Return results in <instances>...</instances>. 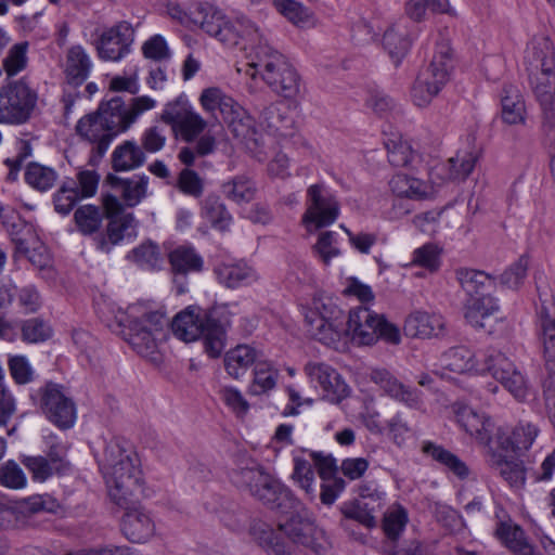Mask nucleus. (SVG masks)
<instances>
[{"label": "nucleus", "instance_id": "f257e3e1", "mask_svg": "<svg viewBox=\"0 0 555 555\" xmlns=\"http://www.w3.org/2000/svg\"><path fill=\"white\" fill-rule=\"evenodd\" d=\"M137 462L135 454L120 439L113 438L105 446L100 465L111 500L126 511L121 521L122 534L132 543H145L154 537L156 526L151 514L137 506L145 496Z\"/></svg>", "mask_w": 555, "mask_h": 555}, {"label": "nucleus", "instance_id": "f03ea898", "mask_svg": "<svg viewBox=\"0 0 555 555\" xmlns=\"http://www.w3.org/2000/svg\"><path fill=\"white\" fill-rule=\"evenodd\" d=\"M243 36H247L251 40H259L254 48L251 61L248 63L251 72L248 70L247 74L251 78L259 75L276 94L285 99H295L300 91V78L296 69L283 54L266 41L262 42V35L250 21H246Z\"/></svg>", "mask_w": 555, "mask_h": 555}, {"label": "nucleus", "instance_id": "7ed1b4c3", "mask_svg": "<svg viewBox=\"0 0 555 555\" xmlns=\"http://www.w3.org/2000/svg\"><path fill=\"white\" fill-rule=\"evenodd\" d=\"M126 320H119L121 335L132 350L147 361L159 364V345L165 339L169 318L160 309H150L141 304L128 308Z\"/></svg>", "mask_w": 555, "mask_h": 555}, {"label": "nucleus", "instance_id": "20e7f679", "mask_svg": "<svg viewBox=\"0 0 555 555\" xmlns=\"http://www.w3.org/2000/svg\"><path fill=\"white\" fill-rule=\"evenodd\" d=\"M529 85L546 132L555 134V46L548 38L533 42L527 56Z\"/></svg>", "mask_w": 555, "mask_h": 555}, {"label": "nucleus", "instance_id": "39448f33", "mask_svg": "<svg viewBox=\"0 0 555 555\" xmlns=\"http://www.w3.org/2000/svg\"><path fill=\"white\" fill-rule=\"evenodd\" d=\"M223 307H214L202 311L197 307H188L171 321L173 334L185 343L204 339L205 351L217 358L225 347V325L219 321Z\"/></svg>", "mask_w": 555, "mask_h": 555}, {"label": "nucleus", "instance_id": "423d86ee", "mask_svg": "<svg viewBox=\"0 0 555 555\" xmlns=\"http://www.w3.org/2000/svg\"><path fill=\"white\" fill-rule=\"evenodd\" d=\"M231 478L237 487L247 488L253 496L276 514L288 515L297 512L299 502L291 490L264 473L262 468L258 466L241 468L234 472Z\"/></svg>", "mask_w": 555, "mask_h": 555}, {"label": "nucleus", "instance_id": "0eeeda50", "mask_svg": "<svg viewBox=\"0 0 555 555\" xmlns=\"http://www.w3.org/2000/svg\"><path fill=\"white\" fill-rule=\"evenodd\" d=\"M120 102L109 100L102 103L98 111L80 118L76 125V133L93 144L92 153L102 158L113 139L125 131L120 117Z\"/></svg>", "mask_w": 555, "mask_h": 555}, {"label": "nucleus", "instance_id": "6e6552de", "mask_svg": "<svg viewBox=\"0 0 555 555\" xmlns=\"http://www.w3.org/2000/svg\"><path fill=\"white\" fill-rule=\"evenodd\" d=\"M452 68L451 49L442 44L435 52L428 66L418 74L411 90L413 103L418 107L429 105L449 81Z\"/></svg>", "mask_w": 555, "mask_h": 555}, {"label": "nucleus", "instance_id": "1a4fd4ad", "mask_svg": "<svg viewBox=\"0 0 555 555\" xmlns=\"http://www.w3.org/2000/svg\"><path fill=\"white\" fill-rule=\"evenodd\" d=\"M346 335L358 345H373L378 338L390 344L400 341L397 326L389 323L384 315L377 314L367 307L360 306L349 311Z\"/></svg>", "mask_w": 555, "mask_h": 555}, {"label": "nucleus", "instance_id": "9d476101", "mask_svg": "<svg viewBox=\"0 0 555 555\" xmlns=\"http://www.w3.org/2000/svg\"><path fill=\"white\" fill-rule=\"evenodd\" d=\"M481 371L489 373L519 402L526 401L531 393L528 377L501 350L489 348L486 351Z\"/></svg>", "mask_w": 555, "mask_h": 555}, {"label": "nucleus", "instance_id": "9b49d317", "mask_svg": "<svg viewBox=\"0 0 555 555\" xmlns=\"http://www.w3.org/2000/svg\"><path fill=\"white\" fill-rule=\"evenodd\" d=\"M37 93L25 79L12 80L0 88V122L22 125L36 106Z\"/></svg>", "mask_w": 555, "mask_h": 555}, {"label": "nucleus", "instance_id": "f8f14e48", "mask_svg": "<svg viewBox=\"0 0 555 555\" xmlns=\"http://www.w3.org/2000/svg\"><path fill=\"white\" fill-rule=\"evenodd\" d=\"M31 398L38 402L40 410L47 418L59 428L67 429L75 424V403L65 395L60 385L48 383L39 388Z\"/></svg>", "mask_w": 555, "mask_h": 555}, {"label": "nucleus", "instance_id": "ddd939ff", "mask_svg": "<svg viewBox=\"0 0 555 555\" xmlns=\"http://www.w3.org/2000/svg\"><path fill=\"white\" fill-rule=\"evenodd\" d=\"M160 119L185 142H193L207 127V121L183 98L166 104Z\"/></svg>", "mask_w": 555, "mask_h": 555}, {"label": "nucleus", "instance_id": "4468645a", "mask_svg": "<svg viewBox=\"0 0 555 555\" xmlns=\"http://www.w3.org/2000/svg\"><path fill=\"white\" fill-rule=\"evenodd\" d=\"M14 211L11 216L0 209L2 222L9 231L13 243L15 244V256L26 257L37 268H43L49 262V255L44 246L38 241L30 225L14 220Z\"/></svg>", "mask_w": 555, "mask_h": 555}, {"label": "nucleus", "instance_id": "2eb2a0df", "mask_svg": "<svg viewBox=\"0 0 555 555\" xmlns=\"http://www.w3.org/2000/svg\"><path fill=\"white\" fill-rule=\"evenodd\" d=\"M193 18V25H198L206 34L227 46H236L242 37L236 25L209 3H194Z\"/></svg>", "mask_w": 555, "mask_h": 555}, {"label": "nucleus", "instance_id": "dca6fc26", "mask_svg": "<svg viewBox=\"0 0 555 555\" xmlns=\"http://www.w3.org/2000/svg\"><path fill=\"white\" fill-rule=\"evenodd\" d=\"M279 529L283 531L294 543L311 550L317 555H325L331 548V542L323 529L312 520L299 514L291 513V517L279 522Z\"/></svg>", "mask_w": 555, "mask_h": 555}, {"label": "nucleus", "instance_id": "f3484780", "mask_svg": "<svg viewBox=\"0 0 555 555\" xmlns=\"http://www.w3.org/2000/svg\"><path fill=\"white\" fill-rule=\"evenodd\" d=\"M539 324L547 371V376L543 382V393L548 417L555 427V320L542 309Z\"/></svg>", "mask_w": 555, "mask_h": 555}, {"label": "nucleus", "instance_id": "a211bd4d", "mask_svg": "<svg viewBox=\"0 0 555 555\" xmlns=\"http://www.w3.org/2000/svg\"><path fill=\"white\" fill-rule=\"evenodd\" d=\"M105 207L109 214V220L106 227V234L96 238L98 248L109 253L112 246L121 242L126 236L134 234L135 219L132 214H118L120 204L115 197L105 199Z\"/></svg>", "mask_w": 555, "mask_h": 555}, {"label": "nucleus", "instance_id": "6ab92c4d", "mask_svg": "<svg viewBox=\"0 0 555 555\" xmlns=\"http://www.w3.org/2000/svg\"><path fill=\"white\" fill-rule=\"evenodd\" d=\"M452 411L460 427L482 444L486 451L489 450L490 444H495V437L492 438L494 424L486 414L462 402H455Z\"/></svg>", "mask_w": 555, "mask_h": 555}, {"label": "nucleus", "instance_id": "aec40b11", "mask_svg": "<svg viewBox=\"0 0 555 555\" xmlns=\"http://www.w3.org/2000/svg\"><path fill=\"white\" fill-rule=\"evenodd\" d=\"M134 30L128 22H119L103 31L96 42V51L104 61H119L130 51Z\"/></svg>", "mask_w": 555, "mask_h": 555}, {"label": "nucleus", "instance_id": "412c9836", "mask_svg": "<svg viewBox=\"0 0 555 555\" xmlns=\"http://www.w3.org/2000/svg\"><path fill=\"white\" fill-rule=\"evenodd\" d=\"M308 207L302 217L305 224L322 228L333 223L338 216V203L325 194L323 184H313L307 191Z\"/></svg>", "mask_w": 555, "mask_h": 555}, {"label": "nucleus", "instance_id": "4be33fe9", "mask_svg": "<svg viewBox=\"0 0 555 555\" xmlns=\"http://www.w3.org/2000/svg\"><path fill=\"white\" fill-rule=\"evenodd\" d=\"M370 378L385 395L405 406L414 410H420L423 406L424 400L422 391L404 385L388 370L373 369L370 373Z\"/></svg>", "mask_w": 555, "mask_h": 555}, {"label": "nucleus", "instance_id": "5701e85b", "mask_svg": "<svg viewBox=\"0 0 555 555\" xmlns=\"http://www.w3.org/2000/svg\"><path fill=\"white\" fill-rule=\"evenodd\" d=\"M305 373L311 382H317L324 392V397L333 402L339 403L348 397L349 387L341 376L330 365L318 362H309L305 366Z\"/></svg>", "mask_w": 555, "mask_h": 555}, {"label": "nucleus", "instance_id": "b1692460", "mask_svg": "<svg viewBox=\"0 0 555 555\" xmlns=\"http://www.w3.org/2000/svg\"><path fill=\"white\" fill-rule=\"evenodd\" d=\"M495 517L498 525L494 534L514 555H538L525 531L512 521L502 507H496Z\"/></svg>", "mask_w": 555, "mask_h": 555}, {"label": "nucleus", "instance_id": "393cba45", "mask_svg": "<svg viewBox=\"0 0 555 555\" xmlns=\"http://www.w3.org/2000/svg\"><path fill=\"white\" fill-rule=\"evenodd\" d=\"M23 465L31 473L35 481L43 482L53 475H64L70 468L63 452L53 447L46 456H23Z\"/></svg>", "mask_w": 555, "mask_h": 555}, {"label": "nucleus", "instance_id": "a878e982", "mask_svg": "<svg viewBox=\"0 0 555 555\" xmlns=\"http://www.w3.org/2000/svg\"><path fill=\"white\" fill-rule=\"evenodd\" d=\"M495 444H490L486 451L487 463L512 487H522L526 481V469L522 461L509 456Z\"/></svg>", "mask_w": 555, "mask_h": 555}, {"label": "nucleus", "instance_id": "bb28decb", "mask_svg": "<svg viewBox=\"0 0 555 555\" xmlns=\"http://www.w3.org/2000/svg\"><path fill=\"white\" fill-rule=\"evenodd\" d=\"M539 434V429L531 423L520 422L511 436L498 429L495 433V446L505 452H520L528 450Z\"/></svg>", "mask_w": 555, "mask_h": 555}, {"label": "nucleus", "instance_id": "cd10ccee", "mask_svg": "<svg viewBox=\"0 0 555 555\" xmlns=\"http://www.w3.org/2000/svg\"><path fill=\"white\" fill-rule=\"evenodd\" d=\"M106 182L120 192L127 206L134 207L146 196L149 177L133 176L130 179H122L109 173L106 177Z\"/></svg>", "mask_w": 555, "mask_h": 555}, {"label": "nucleus", "instance_id": "c85d7f7f", "mask_svg": "<svg viewBox=\"0 0 555 555\" xmlns=\"http://www.w3.org/2000/svg\"><path fill=\"white\" fill-rule=\"evenodd\" d=\"M214 272L219 283L228 288H236L257 281L256 271L245 262L219 263Z\"/></svg>", "mask_w": 555, "mask_h": 555}, {"label": "nucleus", "instance_id": "c756f323", "mask_svg": "<svg viewBox=\"0 0 555 555\" xmlns=\"http://www.w3.org/2000/svg\"><path fill=\"white\" fill-rule=\"evenodd\" d=\"M444 319L440 314L416 311L406 319L405 330L412 336L430 338L440 336L444 331Z\"/></svg>", "mask_w": 555, "mask_h": 555}, {"label": "nucleus", "instance_id": "7c9ffc66", "mask_svg": "<svg viewBox=\"0 0 555 555\" xmlns=\"http://www.w3.org/2000/svg\"><path fill=\"white\" fill-rule=\"evenodd\" d=\"M260 122L273 135L289 138L295 133V121L293 117L283 112L278 104H270L260 114Z\"/></svg>", "mask_w": 555, "mask_h": 555}, {"label": "nucleus", "instance_id": "2f4dec72", "mask_svg": "<svg viewBox=\"0 0 555 555\" xmlns=\"http://www.w3.org/2000/svg\"><path fill=\"white\" fill-rule=\"evenodd\" d=\"M259 351L249 345H237L230 349L224 356V367L227 373L237 379L258 361Z\"/></svg>", "mask_w": 555, "mask_h": 555}, {"label": "nucleus", "instance_id": "473e14b6", "mask_svg": "<svg viewBox=\"0 0 555 555\" xmlns=\"http://www.w3.org/2000/svg\"><path fill=\"white\" fill-rule=\"evenodd\" d=\"M502 119L508 125L525 124L526 104L520 90L513 85H505L501 94Z\"/></svg>", "mask_w": 555, "mask_h": 555}, {"label": "nucleus", "instance_id": "72a5a7b5", "mask_svg": "<svg viewBox=\"0 0 555 555\" xmlns=\"http://www.w3.org/2000/svg\"><path fill=\"white\" fill-rule=\"evenodd\" d=\"M91 60L81 46H73L68 49L65 62V75L68 83L82 85L91 70Z\"/></svg>", "mask_w": 555, "mask_h": 555}, {"label": "nucleus", "instance_id": "f704fd0d", "mask_svg": "<svg viewBox=\"0 0 555 555\" xmlns=\"http://www.w3.org/2000/svg\"><path fill=\"white\" fill-rule=\"evenodd\" d=\"M308 333L320 343L326 346L336 345L343 335H346L344 328V319L330 320L322 318L306 319Z\"/></svg>", "mask_w": 555, "mask_h": 555}, {"label": "nucleus", "instance_id": "c9c22d12", "mask_svg": "<svg viewBox=\"0 0 555 555\" xmlns=\"http://www.w3.org/2000/svg\"><path fill=\"white\" fill-rule=\"evenodd\" d=\"M144 151L137 142L127 140L117 145L112 154V167L115 171H130L145 163Z\"/></svg>", "mask_w": 555, "mask_h": 555}, {"label": "nucleus", "instance_id": "e433bc0d", "mask_svg": "<svg viewBox=\"0 0 555 555\" xmlns=\"http://www.w3.org/2000/svg\"><path fill=\"white\" fill-rule=\"evenodd\" d=\"M224 122L228 124L230 131L242 141L256 142V127L254 118L236 103L233 108L223 117Z\"/></svg>", "mask_w": 555, "mask_h": 555}, {"label": "nucleus", "instance_id": "4c0bfd02", "mask_svg": "<svg viewBox=\"0 0 555 555\" xmlns=\"http://www.w3.org/2000/svg\"><path fill=\"white\" fill-rule=\"evenodd\" d=\"M499 310L496 300L489 296L469 297L465 305L464 317L474 327L483 328L485 320Z\"/></svg>", "mask_w": 555, "mask_h": 555}, {"label": "nucleus", "instance_id": "58836bf2", "mask_svg": "<svg viewBox=\"0 0 555 555\" xmlns=\"http://www.w3.org/2000/svg\"><path fill=\"white\" fill-rule=\"evenodd\" d=\"M455 275L461 287L469 297L486 295V292L493 286L492 278L483 271L460 268L455 271Z\"/></svg>", "mask_w": 555, "mask_h": 555}, {"label": "nucleus", "instance_id": "ea45409f", "mask_svg": "<svg viewBox=\"0 0 555 555\" xmlns=\"http://www.w3.org/2000/svg\"><path fill=\"white\" fill-rule=\"evenodd\" d=\"M423 451L460 479H465L468 477V466L456 454L447 450L442 446L436 444L434 442H426L423 446Z\"/></svg>", "mask_w": 555, "mask_h": 555}, {"label": "nucleus", "instance_id": "a19ab883", "mask_svg": "<svg viewBox=\"0 0 555 555\" xmlns=\"http://www.w3.org/2000/svg\"><path fill=\"white\" fill-rule=\"evenodd\" d=\"M441 361L443 367L450 372L466 373L474 371L478 374H485L481 371L482 364L475 363L473 352L466 347L451 348L443 353Z\"/></svg>", "mask_w": 555, "mask_h": 555}, {"label": "nucleus", "instance_id": "79ce46f5", "mask_svg": "<svg viewBox=\"0 0 555 555\" xmlns=\"http://www.w3.org/2000/svg\"><path fill=\"white\" fill-rule=\"evenodd\" d=\"M256 191L255 182L246 176H236L221 185L222 194L238 205L251 202Z\"/></svg>", "mask_w": 555, "mask_h": 555}, {"label": "nucleus", "instance_id": "37998d69", "mask_svg": "<svg viewBox=\"0 0 555 555\" xmlns=\"http://www.w3.org/2000/svg\"><path fill=\"white\" fill-rule=\"evenodd\" d=\"M169 261L176 274L185 275L203 269V258L192 247L180 246L169 254Z\"/></svg>", "mask_w": 555, "mask_h": 555}, {"label": "nucleus", "instance_id": "c03bdc74", "mask_svg": "<svg viewBox=\"0 0 555 555\" xmlns=\"http://www.w3.org/2000/svg\"><path fill=\"white\" fill-rule=\"evenodd\" d=\"M199 103L206 113L215 115L219 111L223 118L237 102L220 88L210 87L202 91Z\"/></svg>", "mask_w": 555, "mask_h": 555}, {"label": "nucleus", "instance_id": "a18cd8bd", "mask_svg": "<svg viewBox=\"0 0 555 555\" xmlns=\"http://www.w3.org/2000/svg\"><path fill=\"white\" fill-rule=\"evenodd\" d=\"M384 46L393 59L400 60L406 54L411 47V38L401 22L393 24L386 30L384 34Z\"/></svg>", "mask_w": 555, "mask_h": 555}, {"label": "nucleus", "instance_id": "49530a36", "mask_svg": "<svg viewBox=\"0 0 555 555\" xmlns=\"http://www.w3.org/2000/svg\"><path fill=\"white\" fill-rule=\"evenodd\" d=\"M389 185L393 194L400 197L422 199L428 194V188L423 181L402 173L393 176Z\"/></svg>", "mask_w": 555, "mask_h": 555}, {"label": "nucleus", "instance_id": "de8ad7c7", "mask_svg": "<svg viewBox=\"0 0 555 555\" xmlns=\"http://www.w3.org/2000/svg\"><path fill=\"white\" fill-rule=\"evenodd\" d=\"M28 41H21L9 49L2 60V69L8 78H12L26 69L28 65Z\"/></svg>", "mask_w": 555, "mask_h": 555}, {"label": "nucleus", "instance_id": "09e8293b", "mask_svg": "<svg viewBox=\"0 0 555 555\" xmlns=\"http://www.w3.org/2000/svg\"><path fill=\"white\" fill-rule=\"evenodd\" d=\"M279 373L278 371L267 362H257L254 370V380L249 386V392L251 395H261L271 389L276 385Z\"/></svg>", "mask_w": 555, "mask_h": 555}, {"label": "nucleus", "instance_id": "8fccbe9b", "mask_svg": "<svg viewBox=\"0 0 555 555\" xmlns=\"http://www.w3.org/2000/svg\"><path fill=\"white\" fill-rule=\"evenodd\" d=\"M103 217L104 211L101 207L93 205L80 206L74 215L79 231L85 235L96 232L102 224Z\"/></svg>", "mask_w": 555, "mask_h": 555}, {"label": "nucleus", "instance_id": "3c124183", "mask_svg": "<svg viewBox=\"0 0 555 555\" xmlns=\"http://www.w3.org/2000/svg\"><path fill=\"white\" fill-rule=\"evenodd\" d=\"M127 259L139 266L140 268L153 270L162 263V256L158 245L152 242L142 243L133 248Z\"/></svg>", "mask_w": 555, "mask_h": 555}, {"label": "nucleus", "instance_id": "603ef678", "mask_svg": "<svg viewBox=\"0 0 555 555\" xmlns=\"http://www.w3.org/2000/svg\"><path fill=\"white\" fill-rule=\"evenodd\" d=\"M56 178L57 175L52 168L37 163L29 164L25 172L26 182L39 191L51 189Z\"/></svg>", "mask_w": 555, "mask_h": 555}, {"label": "nucleus", "instance_id": "864d4df0", "mask_svg": "<svg viewBox=\"0 0 555 555\" xmlns=\"http://www.w3.org/2000/svg\"><path fill=\"white\" fill-rule=\"evenodd\" d=\"M389 163L395 167L409 166L415 157L411 144L402 139H389L386 143Z\"/></svg>", "mask_w": 555, "mask_h": 555}, {"label": "nucleus", "instance_id": "5fc2aeb1", "mask_svg": "<svg viewBox=\"0 0 555 555\" xmlns=\"http://www.w3.org/2000/svg\"><path fill=\"white\" fill-rule=\"evenodd\" d=\"M476 162L477 155L473 151H459L448 162L449 177L453 180H465L472 173Z\"/></svg>", "mask_w": 555, "mask_h": 555}, {"label": "nucleus", "instance_id": "6e6d98bb", "mask_svg": "<svg viewBox=\"0 0 555 555\" xmlns=\"http://www.w3.org/2000/svg\"><path fill=\"white\" fill-rule=\"evenodd\" d=\"M112 100H118L120 102V117L122 118V126L125 125V131L135 121V119L144 112L155 107V100L150 96L143 95L132 99L131 106L125 107L124 101L120 96H115Z\"/></svg>", "mask_w": 555, "mask_h": 555}, {"label": "nucleus", "instance_id": "4d7b16f0", "mask_svg": "<svg viewBox=\"0 0 555 555\" xmlns=\"http://www.w3.org/2000/svg\"><path fill=\"white\" fill-rule=\"evenodd\" d=\"M216 149V139L214 135L207 133L202 135L194 146L182 147L179 152V159L185 166H192L195 162V156H206L211 154Z\"/></svg>", "mask_w": 555, "mask_h": 555}, {"label": "nucleus", "instance_id": "13d9d810", "mask_svg": "<svg viewBox=\"0 0 555 555\" xmlns=\"http://www.w3.org/2000/svg\"><path fill=\"white\" fill-rule=\"evenodd\" d=\"M249 532L254 540L269 554L276 555L275 548L278 546H285L279 542L273 529L270 525L262 521H254L250 526Z\"/></svg>", "mask_w": 555, "mask_h": 555}, {"label": "nucleus", "instance_id": "bf43d9fd", "mask_svg": "<svg viewBox=\"0 0 555 555\" xmlns=\"http://www.w3.org/2000/svg\"><path fill=\"white\" fill-rule=\"evenodd\" d=\"M274 8L291 23L297 26L305 25L310 18V11L295 0H274Z\"/></svg>", "mask_w": 555, "mask_h": 555}, {"label": "nucleus", "instance_id": "052dcab7", "mask_svg": "<svg viewBox=\"0 0 555 555\" xmlns=\"http://www.w3.org/2000/svg\"><path fill=\"white\" fill-rule=\"evenodd\" d=\"M80 199L77 183L74 180L65 182L54 195V208L62 215H67Z\"/></svg>", "mask_w": 555, "mask_h": 555}, {"label": "nucleus", "instance_id": "680f3d73", "mask_svg": "<svg viewBox=\"0 0 555 555\" xmlns=\"http://www.w3.org/2000/svg\"><path fill=\"white\" fill-rule=\"evenodd\" d=\"M222 402L240 418L246 416L249 411V403L243 393L235 387L223 386L220 391Z\"/></svg>", "mask_w": 555, "mask_h": 555}, {"label": "nucleus", "instance_id": "e2e57ef3", "mask_svg": "<svg viewBox=\"0 0 555 555\" xmlns=\"http://www.w3.org/2000/svg\"><path fill=\"white\" fill-rule=\"evenodd\" d=\"M204 215L212 227L220 230L227 229L232 220L224 204L217 198H208L205 202Z\"/></svg>", "mask_w": 555, "mask_h": 555}, {"label": "nucleus", "instance_id": "0e129e2a", "mask_svg": "<svg viewBox=\"0 0 555 555\" xmlns=\"http://www.w3.org/2000/svg\"><path fill=\"white\" fill-rule=\"evenodd\" d=\"M0 483L10 489H23L27 478L18 464L10 460L0 467Z\"/></svg>", "mask_w": 555, "mask_h": 555}, {"label": "nucleus", "instance_id": "69168bd1", "mask_svg": "<svg viewBox=\"0 0 555 555\" xmlns=\"http://www.w3.org/2000/svg\"><path fill=\"white\" fill-rule=\"evenodd\" d=\"M178 189L189 196L198 198L204 192L203 179L192 169L184 168L180 171L178 181Z\"/></svg>", "mask_w": 555, "mask_h": 555}, {"label": "nucleus", "instance_id": "338daca9", "mask_svg": "<svg viewBox=\"0 0 555 555\" xmlns=\"http://www.w3.org/2000/svg\"><path fill=\"white\" fill-rule=\"evenodd\" d=\"M412 264L435 272L440 267V249L434 244H425L413 253Z\"/></svg>", "mask_w": 555, "mask_h": 555}, {"label": "nucleus", "instance_id": "774afa93", "mask_svg": "<svg viewBox=\"0 0 555 555\" xmlns=\"http://www.w3.org/2000/svg\"><path fill=\"white\" fill-rule=\"evenodd\" d=\"M529 260L527 257L521 256L501 275V283L509 288H517L522 284L527 276Z\"/></svg>", "mask_w": 555, "mask_h": 555}]
</instances>
